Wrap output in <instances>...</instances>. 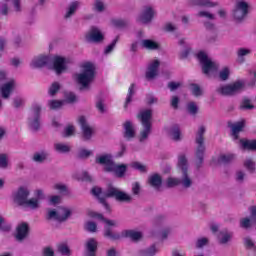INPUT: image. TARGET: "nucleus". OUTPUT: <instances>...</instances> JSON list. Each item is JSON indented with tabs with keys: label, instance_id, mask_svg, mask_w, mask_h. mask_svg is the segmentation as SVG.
I'll return each instance as SVG.
<instances>
[{
	"label": "nucleus",
	"instance_id": "1",
	"mask_svg": "<svg viewBox=\"0 0 256 256\" xmlns=\"http://www.w3.org/2000/svg\"><path fill=\"white\" fill-rule=\"evenodd\" d=\"M88 217H92V219H99L104 223V237L108 239H112L113 241H117V239H121L122 237H128L132 239V241H139L143 237V234L136 230H124L121 234L113 233L111 231V227H117V221L106 219L103 214H99L95 211L88 210Z\"/></svg>",
	"mask_w": 256,
	"mask_h": 256
},
{
	"label": "nucleus",
	"instance_id": "2",
	"mask_svg": "<svg viewBox=\"0 0 256 256\" xmlns=\"http://www.w3.org/2000/svg\"><path fill=\"white\" fill-rule=\"evenodd\" d=\"M92 194L99 199L100 203L103 205L104 209H106L108 213H111V207L105 201L107 197H114L116 201L121 202L131 201V195L113 186H109L106 192H103V190L99 187H94L92 189Z\"/></svg>",
	"mask_w": 256,
	"mask_h": 256
},
{
	"label": "nucleus",
	"instance_id": "3",
	"mask_svg": "<svg viewBox=\"0 0 256 256\" xmlns=\"http://www.w3.org/2000/svg\"><path fill=\"white\" fill-rule=\"evenodd\" d=\"M81 71L74 74V81L80 85V89H89L95 79V64L84 62L80 66Z\"/></svg>",
	"mask_w": 256,
	"mask_h": 256
},
{
	"label": "nucleus",
	"instance_id": "4",
	"mask_svg": "<svg viewBox=\"0 0 256 256\" xmlns=\"http://www.w3.org/2000/svg\"><path fill=\"white\" fill-rule=\"evenodd\" d=\"M153 117V112L149 109L142 110L138 114V119L143 127L140 133V141H145L149 135H151V119Z\"/></svg>",
	"mask_w": 256,
	"mask_h": 256
},
{
	"label": "nucleus",
	"instance_id": "5",
	"mask_svg": "<svg viewBox=\"0 0 256 256\" xmlns=\"http://www.w3.org/2000/svg\"><path fill=\"white\" fill-rule=\"evenodd\" d=\"M197 58L202 65V70L205 75H213V73H216L217 69H219V64L213 61L209 55H207V52L199 51Z\"/></svg>",
	"mask_w": 256,
	"mask_h": 256
},
{
	"label": "nucleus",
	"instance_id": "6",
	"mask_svg": "<svg viewBox=\"0 0 256 256\" xmlns=\"http://www.w3.org/2000/svg\"><path fill=\"white\" fill-rule=\"evenodd\" d=\"M245 89V82L243 80H237L230 84H225L217 88V93L220 95H237V93H241Z\"/></svg>",
	"mask_w": 256,
	"mask_h": 256
},
{
	"label": "nucleus",
	"instance_id": "7",
	"mask_svg": "<svg viewBox=\"0 0 256 256\" xmlns=\"http://www.w3.org/2000/svg\"><path fill=\"white\" fill-rule=\"evenodd\" d=\"M73 210L69 207H59L57 209H48L47 210V219H53L54 221H67Z\"/></svg>",
	"mask_w": 256,
	"mask_h": 256
},
{
	"label": "nucleus",
	"instance_id": "8",
	"mask_svg": "<svg viewBox=\"0 0 256 256\" xmlns=\"http://www.w3.org/2000/svg\"><path fill=\"white\" fill-rule=\"evenodd\" d=\"M41 104L34 103L32 104L30 116L28 118V125L33 131H37L41 127Z\"/></svg>",
	"mask_w": 256,
	"mask_h": 256
},
{
	"label": "nucleus",
	"instance_id": "9",
	"mask_svg": "<svg viewBox=\"0 0 256 256\" xmlns=\"http://www.w3.org/2000/svg\"><path fill=\"white\" fill-rule=\"evenodd\" d=\"M29 195H31V190L27 186H20L16 191L12 193V201L16 205H20L24 207L25 203L29 199Z\"/></svg>",
	"mask_w": 256,
	"mask_h": 256
},
{
	"label": "nucleus",
	"instance_id": "10",
	"mask_svg": "<svg viewBox=\"0 0 256 256\" xmlns=\"http://www.w3.org/2000/svg\"><path fill=\"white\" fill-rule=\"evenodd\" d=\"M52 61V69L55 71L56 75H61V73H65L67 71V67L70 63L69 58L56 55L53 58H50Z\"/></svg>",
	"mask_w": 256,
	"mask_h": 256
},
{
	"label": "nucleus",
	"instance_id": "11",
	"mask_svg": "<svg viewBox=\"0 0 256 256\" xmlns=\"http://www.w3.org/2000/svg\"><path fill=\"white\" fill-rule=\"evenodd\" d=\"M178 167L182 171V179L180 180L181 185H183V187H186V188L191 187V185L193 184V181L187 174V167H188L187 158L183 154L179 155L178 157Z\"/></svg>",
	"mask_w": 256,
	"mask_h": 256
},
{
	"label": "nucleus",
	"instance_id": "12",
	"mask_svg": "<svg viewBox=\"0 0 256 256\" xmlns=\"http://www.w3.org/2000/svg\"><path fill=\"white\" fill-rule=\"evenodd\" d=\"M45 199V192L41 189H36L34 191V197L28 198L26 200V203L24 204V207H27V209H32L33 211H36V209L41 208V202Z\"/></svg>",
	"mask_w": 256,
	"mask_h": 256
},
{
	"label": "nucleus",
	"instance_id": "13",
	"mask_svg": "<svg viewBox=\"0 0 256 256\" xmlns=\"http://www.w3.org/2000/svg\"><path fill=\"white\" fill-rule=\"evenodd\" d=\"M249 13V3L245 0H238L233 9V17L236 21H243Z\"/></svg>",
	"mask_w": 256,
	"mask_h": 256
},
{
	"label": "nucleus",
	"instance_id": "14",
	"mask_svg": "<svg viewBox=\"0 0 256 256\" xmlns=\"http://www.w3.org/2000/svg\"><path fill=\"white\" fill-rule=\"evenodd\" d=\"M203 135H205V126H200L196 134V143L198 145L196 150V157L198 159V163H203V154L205 153Z\"/></svg>",
	"mask_w": 256,
	"mask_h": 256
},
{
	"label": "nucleus",
	"instance_id": "15",
	"mask_svg": "<svg viewBox=\"0 0 256 256\" xmlns=\"http://www.w3.org/2000/svg\"><path fill=\"white\" fill-rule=\"evenodd\" d=\"M5 82L0 87V93L3 99H9L11 97V93L15 91L17 88V81L14 78H8L6 73Z\"/></svg>",
	"mask_w": 256,
	"mask_h": 256
},
{
	"label": "nucleus",
	"instance_id": "16",
	"mask_svg": "<svg viewBox=\"0 0 256 256\" xmlns=\"http://www.w3.org/2000/svg\"><path fill=\"white\" fill-rule=\"evenodd\" d=\"M50 61L51 57L49 55L40 54L33 57L29 65L31 69H42V67H47Z\"/></svg>",
	"mask_w": 256,
	"mask_h": 256
},
{
	"label": "nucleus",
	"instance_id": "17",
	"mask_svg": "<svg viewBox=\"0 0 256 256\" xmlns=\"http://www.w3.org/2000/svg\"><path fill=\"white\" fill-rule=\"evenodd\" d=\"M78 123L81 126L82 129V137L84 141H89L93 137V133H95V129L93 127L89 126L87 123V118L84 116H80L78 118Z\"/></svg>",
	"mask_w": 256,
	"mask_h": 256
},
{
	"label": "nucleus",
	"instance_id": "18",
	"mask_svg": "<svg viewBox=\"0 0 256 256\" xmlns=\"http://www.w3.org/2000/svg\"><path fill=\"white\" fill-rule=\"evenodd\" d=\"M160 65H161V62L159 60L157 59L151 60L146 70V79L148 80L155 79V77L159 75Z\"/></svg>",
	"mask_w": 256,
	"mask_h": 256
},
{
	"label": "nucleus",
	"instance_id": "19",
	"mask_svg": "<svg viewBox=\"0 0 256 256\" xmlns=\"http://www.w3.org/2000/svg\"><path fill=\"white\" fill-rule=\"evenodd\" d=\"M87 41H90L91 43H101L103 39H105V36L103 35V32L99 30L97 27H92L90 31L86 34Z\"/></svg>",
	"mask_w": 256,
	"mask_h": 256
},
{
	"label": "nucleus",
	"instance_id": "20",
	"mask_svg": "<svg viewBox=\"0 0 256 256\" xmlns=\"http://www.w3.org/2000/svg\"><path fill=\"white\" fill-rule=\"evenodd\" d=\"M96 163L103 165L104 171L109 172L113 165V156L111 154H99L96 156Z\"/></svg>",
	"mask_w": 256,
	"mask_h": 256
},
{
	"label": "nucleus",
	"instance_id": "21",
	"mask_svg": "<svg viewBox=\"0 0 256 256\" xmlns=\"http://www.w3.org/2000/svg\"><path fill=\"white\" fill-rule=\"evenodd\" d=\"M153 17H155V9L151 6H146L138 17V21L139 23H151Z\"/></svg>",
	"mask_w": 256,
	"mask_h": 256
},
{
	"label": "nucleus",
	"instance_id": "22",
	"mask_svg": "<svg viewBox=\"0 0 256 256\" xmlns=\"http://www.w3.org/2000/svg\"><path fill=\"white\" fill-rule=\"evenodd\" d=\"M127 167H129L127 164H115L114 162L108 173H114L116 177H124L127 173Z\"/></svg>",
	"mask_w": 256,
	"mask_h": 256
},
{
	"label": "nucleus",
	"instance_id": "23",
	"mask_svg": "<svg viewBox=\"0 0 256 256\" xmlns=\"http://www.w3.org/2000/svg\"><path fill=\"white\" fill-rule=\"evenodd\" d=\"M235 159V155L231 153L220 154L218 158H214L212 160V165H227V163H231Z\"/></svg>",
	"mask_w": 256,
	"mask_h": 256
},
{
	"label": "nucleus",
	"instance_id": "24",
	"mask_svg": "<svg viewBox=\"0 0 256 256\" xmlns=\"http://www.w3.org/2000/svg\"><path fill=\"white\" fill-rule=\"evenodd\" d=\"M29 235V225L27 223H21L16 228V239L17 241H23L25 237Z\"/></svg>",
	"mask_w": 256,
	"mask_h": 256
},
{
	"label": "nucleus",
	"instance_id": "25",
	"mask_svg": "<svg viewBox=\"0 0 256 256\" xmlns=\"http://www.w3.org/2000/svg\"><path fill=\"white\" fill-rule=\"evenodd\" d=\"M86 256H96L97 253V240L90 238L86 241Z\"/></svg>",
	"mask_w": 256,
	"mask_h": 256
},
{
	"label": "nucleus",
	"instance_id": "26",
	"mask_svg": "<svg viewBox=\"0 0 256 256\" xmlns=\"http://www.w3.org/2000/svg\"><path fill=\"white\" fill-rule=\"evenodd\" d=\"M125 139H133L135 137V127L131 121H126L123 125Z\"/></svg>",
	"mask_w": 256,
	"mask_h": 256
},
{
	"label": "nucleus",
	"instance_id": "27",
	"mask_svg": "<svg viewBox=\"0 0 256 256\" xmlns=\"http://www.w3.org/2000/svg\"><path fill=\"white\" fill-rule=\"evenodd\" d=\"M168 135L170 139H172L173 141H181V139H183V134H181V129L177 125L172 126L168 130Z\"/></svg>",
	"mask_w": 256,
	"mask_h": 256
},
{
	"label": "nucleus",
	"instance_id": "28",
	"mask_svg": "<svg viewBox=\"0 0 256 256\" xmlns=\"http://www.w3.org/2000/svg\"><path fill=\"white\" fill-rule=\"evenodd\" d=\"M230 127L232 131V136L234 137V139H237V135H239V133H241V131H243V128L245 127V120H240L232 124Z\"/></svg>",
	"mask_w": 256,
	"mask_h": 256
},
{
	"label": "nucleus",
	"instance_id": "29",
	"mask_svg": "<svg viewBox=\"0 0 256 256\" xmlns=\"http://www.w3.org/2000/svg\"><path fill=\"white\" fill-rule=\"evenodd\" d=\"M233 239V233L228 231H222L218 235V242L220 245H227Z\"/></svg>",
	"mask_w": 256,
	"mask_h": 256
},
{
	"label": "nucleus",
	"instance_id": "30",
	"mask_svg": "<svg viewBox=\"0 0 256 256\" xmlns=\"http://www.w3.org/2000/svg\"><path fill=\"white\" fill-rule=\"evenodd\" d=\"M140 45L142 49H148L149 51L159 49V43L149 39L141 40Z\"/></svg>",
	"mask_w": 256,
	"mask_h": 256
},
{
	"label": "nucleus",
	"instance_id": "31",
	"mask_svg": "<svg viewBox=\"0 0 256 256\" xmlns=\"http://www.w3.org/2000/svg\"><path fill=\"white\" fill-rule=\"evenodd\" d=\"M54 151H56V153H69L71 146L63 142H56L54 144Z\"/></svg>",
	"mask_w": 256,
	"mask_h": 256
},
{
	"label": "nucleus",
	"instance_id": "32",
	"mask_svg": "<svg viewBox=\"0 0 256 256\" xmlns=\"http://www.w3.org/2000/svg\"><path fill=\"white\" fill-rule=\"evenodd\" d=\"M242 149H248L249 151H256V140H245L239 141Z\"/></svg>",
	"mask_w": 256,
	"mask_h": 256
},
{
	"label": "nucleus",
	"instance_id": "33",
	"mask_svg": "<svg viewBox=\"0 0 256 256\" xmlns=\"http://www.w3.org/2000/svg\"><path fill=\"white\" fill-rule=\"evenodd\" d=\"M79 5H80L79 2L77 1L70 3L64 16L65 19H69L70 17H73V15H75V11L79 9Z\"/></svg>",
	"mask_w": 256,
	"mask_h": 256
},
{
	"label": "nucleus",
	"instance_id": "34",
	"mask_svg": "<svg viewBox=\"0 0 256 256\" xmlns=\"http://www.w3.org/2000/svg\"><path fill=\"white\" fill-rule=\"evenodd\" d=\"M148 181L150 185L154 187V189H159V187H161L162 180L159 174H153L152 176L149 177Z\"/></svg>",
	"mask_w": 256,
	"mask_h": 256
},
{
	"label": "nucleus",
	"instance_id": "35",
	"mask_svg": "<svg viewBox=\"0 0 256 256\" xmlns=\"http://www.w3.org/2000/svg\"><path fill=\"white\" fill-rule=\"evenodd\" d=\"M47 157H49V154L46 151H40L34 153L32 159L35 163H43V161L47 160Z\"/></svg>",
	"mask_w": 256,
	"mask_h": 256
},
{
	"label": "nucleus",
	"instance_id": "36",
	"mask_svg": "<svg viewBox=\"0 0 256 256\" xmlns=\"http://www.w3.org/2000/svg\"><path fill=\"white\" fill-rule=\"evenodd\" d=\"M252 50L250 48H240L237 51L238 61L243 63L245 61V57L251 55Z\"/></svg>",
	"mask_w": 256,
	"mask_h": 256
},
{
	"label": "nucleus",
	"instance_id": "37",
	"mask_svg": "<svg viewBox=\"0 0 256 256\" xmlns=\"http://www.w3.org/2000/svg\"><path fill=\"white\" fill-rule=\"evenodd\" d=\"M243 165L249 173H255L256 164H255V161L252 158H246L243 162Z\"/></svg>",
	"mask_w": 256,
	"mask_h": 256
},
{
	"label": "nucleus",
	"instance_id": "38",
	"mask_svg": "<svg viewBox=\"0 0 256 256\" xmlns=\"http://www.w3.org/2000/svg\"><path fill=\"white\" fill-rule=\"evenodd\" d=\"M159 250H157V247L155 245H152L146 249H143L139 252L140 256H155L157 255V252Z\"/></svg>",
	"mask_w": 256,
	"mask_h": 256
},
{
	"label": "nucleus",
	"instance_id": "39",
	"mask_svg": "<svg viewBox=\"0 0 256 256\" xmlns=\"http://www.w3.org/2000/svg\"><path fill=\"white\" fill-rule=\"evenodd\" d=\"M247 178V174L243 170H237L234 175V180L236 183H245V179Z\"/></svg>",
	"mask_w": 256,
	"mask_h": 256
},
{
	"label": "nucleus",
	"instance_id": "40",
	"mask_svg": "<svg viewBox=\"0 0 256 256\" xmlns=\"http://www.w3.org/2000/svg\"><path fill=\"white\" fill-rule=\"evenodd\" d=\"M137 87L135 86V84L130 85L129 89H128V95L126 97V102L124 107H127V105H129V103H131V101H133V95H135V91H136Z\"/></svg>",
	"mask_w": 256,
	"mask_h": 256
},
{
	"label": "nucleus",
	"instance_id": "41",
	"mask_svg": "<svg viewBox=\"0 0 256 256\" xmlns=\"http://www.w3.org/2000/svg\"><path fill=\"white\" fill-rule=\"evenodd\" d=\"M190 92L192 95H194V97H201V95H203V89L197 84L190 85Z\"/></svg>",
	"mask_w": 256,
	"mask_h": 256
},
{
	"label": "nucleus",
	"instance_id": "42",
	"mask_svg": "<svg viewBox=\"0 0 256 256\" xmlns=\"http://www.w3.org/2000/svg\"><path fill=\"white\" fill-rule=\"evenodd\" d=\"M65 104V100H49L48 107L49 109H61Z\"/></svg>",
	"mask_w": 256,
	"mask_h": 256
},
{
	"label": "nucleus",
	"instance_id": "43",
	"mask_svg": "<svg viewBox=\"0 0 256 256\" xmlns=\"http://www.w3.org/2000/svg\"><path fill=\"white\" fill-rule=\"evenodd\" d=\"M193 3L200 7H215V5H217V3L211 2V0H194Z\"/></svg>",
	"mask_w": 256,
	"mask_h": 256
},
{
	"label": "nucleus",
	"instance_id": "44",
	"mask_svg": "<svg viewBox=\"0 0 256 256\" xmlns=\"http://www.w3.org/2000/svg\"><path fill=\"white\" fill-rule=\"evenodd\" d=\"M229 75H231V69H229V67H224L219 72V78L222 81H227V79H229Z\"/></svg>",
	"mask_w": 256,
	"mask_h": 256
},
{
	"label": "nucleus",
	"instance_id": "45",
	"mask_svg": "<svg viewBox=\"0 0 256 256\" xmlns=\"http://www.w3.org/2000/svg\"><path fill=\"white\" fill-rule=\"evenodd\" d=\"M61 89V84L59 82H53L48 90V93L51 97L57 95V92Z\"/></svg>",
	"mask_w": 256,
	"mask_h": 256
},
{
	"label": "nucleus",
	"instance_id": "46",
	"mask_svg": "<svg viewBox=\"0 0 256 256\" xmlns=\"http://www.w3.org/2000/svg\"><path fill=\"white\" fill-rule=\"evenodd\" d=\"M198 17H202L206 21H215V16L209 11H200Z\"/></svg>",
	"mask_w": 256,
	"mask_h": 256
},
{
	"label": "nucleus",
	"instance_id": "47",
	"mask_svg": "<svg viewBox=\"0 0 256 256\" xmlns=\"http://www.w3.org/2000/svg\"><path fill=\"white\" fill-rule=\"evenodd\" d=\"M130 167L136 169V171H140V173H145V171H147V166L141 164V162H132Z\"/></svg>",
	"mask_w": 256,
	"mask_h": 256
},
{
	"label": "nucleus",
	"instance_id": "48",
	"mask_svg": "<svg viewBox=\"0 0 256 256\" xmlns=\"http://www.w3.org/2000/svg\"><path fill=\"white\" fill-rule=\"evenodd\" d=\"M187 111L190 113V115H197V112L199 111V106L195 102H190L187 105Z\"/></svg>",
	"mask_w": 256,
	"mask_h": 256
},
{
	"label": "nucleus",
	"instance_id": "49",
	"mask_svg": "<svg viewBox=\"0 0 256 256\" xmlns=\"http://www.w3.org/2000/svg\"><path fill=\"white\" fill-rule=\"evenodd\" d=\"M240 107L246 110L255 109V106L251 103V100L249 98H244L241 102Z\"/></svg>",
	"mask_w": 256,
	"mask_h": 256
},
{
	"label": "nucleus",
	"instance_id": "50",
	"mask_svg": "<svg viewBox=\"0 0 256 256\" xmlns=\"http://www.w3.org/2000/svg\"><path fill=\"white\" fill-rule=\"evenodd\" d=\"M253 221L255 220H251V218H242L240 219V227H242V229H249Z\"/></svg>",
	"mask_w": 256,
	"mask_h": 256
},
{
	"label": "nucleus",
	"instance_id": "51",
	"mask_svg": "<svg viewBox=\"0 0 256 256\" xmlns=\"http://www.w3.org/2000/svg\"><path fill=\"white\" fill-rule=\"evenodd\" d=\"M86 231H89L90 233H96L97 232V224L93 221H88L85 224Z\"/></svg>",
	"mask_w": 256,
	"mask_h": 256
},
{
	"label": "nucleus",
	"instance_id": "52",
	"mask_svg": "<svg viewBox=\"0 0 256 256\" xmlns=\"http://www.w3.org/2000/svg\"><path fill=\"white\" fill-rule=\"evenodd\" d=\"M94 11H98L99 13L105 11V3L101 0H96L94 2Z\"/></svg>",
	"mask_w": 256,
	"mask_h": 256
},
{
	"label": "nucleus",
	"instance_id": "53",
	"mask_svg": "<svg viewBox=\"0 0 256 256\" xmlns=\"http://www.w3.org/2000/svg\"><path fill=\"white\" fill-rule=\"evenodd\" d=\"M53 189L55 191H58V193L63 194L67 191V186H65V184L63 183H56L53 185Z\"/></svg>",
	"mask_w": 256,
	"mask_h": 256
},
{
	"label": "nucleus",
	"instance_id": "54",
	"mask_svg": "<svg viewBox=\"0 0 256 256\" xmlns=\"http://www.w3.org/2000/svg\"><path fill=\"white\" fill-rule=\"evenodd\" d=\"M58 251H60L61 255L63 256H69L71 255V250H69V247L65 244H61L58 247Z\"/></svg>",
	"mask_w": 256,
	"mask_h": 256
},
{
	"label": "nucleus",
	"instance_id": "55",
	"mask_svg": "<svg viewBox=\"0 0 256 256\" xmlns=\"http://www.w3.org/2000/svg\"><path fill=\"white\" fill-rule=\"evenodd\" d=\"M9 166V158L5 154H0V167L3 169Z\"/></svg>",
	"mask_w": 256,
	"mask_h": 256
},
{
	"label": "nucleus",
	"instance_id": "56",
	"mask_svg": "<svg viewBox=\"0 0 256 256\" xmlns=\"http://www.w3.org/2000/svg\"><path fill=\"white\" fill-rule=\"evenodd\" d=\"M48 203H49V205H59V203H61V196H59V195L50 196Z\"/></svg>",
	"mask_w": 256,
	"mask_h": 256
},
{
	"label": "nucleus",
	"instance_id": "57",
	"mask_svg": "<svg viewBox=\"0 0 256 256\" xmlns=\"http://www.w3.org/2000/svg\"><path fill=\"white\" fill-rule=\"evenodd\" d=\"M179 183H181V181L179 179L173 178V177L168 178L166 181L167 187H177V185H179Z\"/></svg>",
	"mask_w": 256,
	"mask_h": 256
},
{
	"label": "nucleus",
	"instance_id": "58",
	"mask_svg": "<svg viewBox=\"0 0 256 256\" xmlns=\"http://www.w3.org/2000/svg\"><path fill=\"white\" fill-rule=\"evenodd\" d=\"M75 134V126L73 125H68L64 129V137H71V135Z\"/></svg>",
	"mask_w": 256,
	"mask_h": 256
},
{
	"label": "nucleus",
	"instance_id": "59",
	"mask_svg": "<svg viewBox=\"0 0 256 256\" xmlns=\"http://www.w3.org/2000/svg\"><path fill=\"white\" fill-rule=\"evenodd\" d=\"M209 244V239L208 238H205V237H202V238H199L196 242V247L198 249H201L202 247H205V245H208Z\"/></svg>",
	"mask_w": 256,
	"mask_h": 256
},
{
	"label": "nucleus",
	"instance_id": "60",
	"mask_svg": "<svg viewBox=\"0 0 256 256\" xmlns=\"http://www.w3.org/2000/svg\"><path fill=\"white\" fill-rule=\"evenodd\" d=\"M244 245L248 249H255V241H253V239H251V237L244 238Z\"/></svg>",
	"mask_w": 256,
	"mask_h": 256
},
{
	"label": "nucleus",
	"instance_id": "61",
	"mask_svg": "<svg viewBox=\"0 0 256 256\" xmlns=\"http://www.w3.org/2000/svg\"><path fill=\"white\" fill-rule=\"evenodd\" d=\"M65 101L67 103H75V101H77V96H75V94H73L72 92H67L65 94Z\"/></svg>",
	"mask_w": 256,
	"mask_h": 256
},
{
	"label": "nucleus",
	"instance_id": "62",
	"mask_svg": "<svg viewBox=\"0 0 256 256\" xmlns=\"http://www.w3.org/2000/svg\"><path fill=\"white\" fill-rule=\"evenodd\" d=\"M91 155H93V151L91 150L81 149L79 151V157H81L82 159H87V157H91Z\"/></svg>",
	"mask_w": 256,
	"mask_h": 256
},
{
	"label": "nucleus",
	"instance_id": "63",
	"mask_svg": "<svg viewBox=\"0 0 256 256\" xmlns=\"http://www.w3.org/2000/svg\"><path fill=\"white\" fill-rule=\"evenodd\" d=\"M117 40H118L117 38L114 39V40L112 41V43L109 44V45L105 48V50H104L105 55H109V53H111V52L115 49V45H117Z\"/></svg>",
	"mask_w": 256,
	"mask_h": 256
},
{
	"label": "nucleus",
	"instance_id": "64",
	"mask_svg": "<svg viewBox=\"0 0 256 256\" xmlns=\"http://www.w3.org/2000/svg\"><path fill=\"white\" fill-rule=\"evenodd\" d=\"M248 211L250 213V219L256 221V206H250Z\"/></svg>",
	"mask_w": 256,
	"mask_h": 256
}]
</instances>
